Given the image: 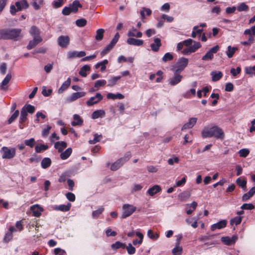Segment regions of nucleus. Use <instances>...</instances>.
<instances>
[{"instance_id": "obj_64", "label": "nucleus", "mask_w": 255, "mask_h": 255, "mask_svg": "<svg viewBox=\"0 0 255 255\" xmlns=\"http://www.w3.org/2000/svg\"><path fill=\"white\" fill-rule=\"evenodd\" d=\"M241 71V68L240 67H238L236 69L232 68L231 69V73L234 77L236 76L238 74L240 73Z\"/></svg>"}, {"instance_id": "obj_6", "label": "nucleus", "mask_w": 255, "mask_h": 255, "mask_svg": "<svg viewBox=\"0 0 255 255\" xmlns=\"http://www.w3.org/2000/svg\"><path fill=\"white\" fill-rule=\"evenodd\" d=\"M194 44L192 45L184 48L181 51V53L183 55H190L192 53H194L197 51V49L201 47V44L200 42L197 41H193Z\"/></svg>"}, {"instance_id": "obj_45", "label": "nucleus", "mask_w": 255, "mask_h": 255, "mask_svg": "<svg viewBox=\"0 0 255 255\" xmlns=\"http://www.w3.org/2000/svg\"><path fill=\"white\" fill-rule=\"evenodd\" d=\"M29 32L30 34L33 36L34 37H40L39 31L37 27L35 26H32L31 27Z\"/></svg>"}, {"instance_id": "obj_40", "label": "nucleus", "mask_w": 255, "mask_h": 255, "mask_svg": "<svg viewBox=\"0 0 255 255\" xmlns=\"http://www.w3.org/2000/svg\"><path fill=\"white\" fill-rule=\"evenodd\" d=\"M72 151L71 148H67L64 152H62L60 154V157L62 159H66L69 157Z\"/></svg>"}, {"instance_id": "obj_24", "label": "nucleus", "mask_w": 255, "mask_h": 255, "mask_svg": "<svg viewBox=\"0 0 255 255\" xmlns=\"http://www.w3.org/2000/svg\"><path fill=\"white\" fill-rule=\"evenodd\" d=\"M66 147L67 143L65 141H58L54 144V147L58 149L59 152H62Z\"/></svg>"}, {"instance_id": "obj_21", "label": "nucleus", "mask_w": 255, "mask_h": 255, "mask_svg": "<svg viewBox=\"0 0 255 255\" xmlns=\"http://www.w3.org/2000/svg\"><path fill=\"white\" fill-rule=\"evenodd\" d=\"M127 43L129 45L141 46L143 44L142 40L137 39L134 38H129L127 39Z\"/></svg>"}, {"instance_id": "obj_50", "label": "nucleus", "mask_w": 255, "mask_h": 255, "mask_svg": "<svg viewBox=\"0 0 255 255\" xmlns=\"http://www.w3.org/2000/svg\"><path fill=\"white\" fill-rule=\"evenodd\" d=\"M237 183L240 187L244 188L246 187L247 181L241 178H238L237 179Z\"/></svg>"}, {"instance_id": "obj_31", "label": "nucleus", "mask_w": 255, "mask_h": 255, "mask_svg": "<svg viewBox=\"0 0 255 255\" xmlns=\"http://www.w3.org/2000/svg\"><path fill=\"white\" fill-rule=\"evenodd\" d=\"M135 234L139 238V240H137V239L134 240L132 241V244L134 246H136L137 245H140L142 243L143 235L142 234L138 232H136L135 233Z\"/></svg>"}, {"instance_id": "obj_9", "label": "nucleus", "mask_w": 255, "mask_h": 255, "mask_svg": "<svg viewBox=\"0 0 255 255\" xmlns=\"http://www.w3.org/2000/svg\"><path fill=\"white\" fill-rule=\"evenodd\" d=\"M58 45L62 48H66L70 43V38L68 35H62L57 39Z\"/></svg>"}, {"instance_id": "obj_58", "label": "nucleus", "mask_w": 255, "mask_h": 255, "mask_svg": "<svg viewBox=\"0 0 255 255\" xmlns=\"http://www.w3.org/2000/svg\"><path fill=\"white\" fill-rule=\"evenodd\" d=\"M173 58H174V56L173 55H172L170 53H166L164 55L163 57L162 58V60L164 62H166L168 61H170V60H172L173 59Z\"/></svg>"}, {"instance_id": "obj_51", "label": "nucleus", "mask_w": 255, "mask_h": 255, "mask_svg": "<svg viewBox=\"0 0 255 255\" xmlns=\"http://www.w3.org/2000/svg\"><path fill=\"white\" fill-rule=\"evenodd\" d=\"M244 34L246 35L255 36V25L250 29H246L244 31Z\"/></svg>"}, {"instance_id": "obj_29", "label": "nucleus", "mask_w": 255, "mask_h": 255, "mask_svg": "<svg viewBox=\"0 0 255 255\" xmlns=\"http://www.w3.org/2000/svg\"><path fill=\"white\" fill-rule=\"evenodd\" d=\"M236 9L239 12L248 11L249 9V6L245 2H241L238 4Z\"/></svg>"}, {"instance_id": "obj_46", "label": "nucleus", "mask_w": 255, "mask_h": 255, "mask_svg": "<svg viewBox=\"0 0 255 255\" xmlns=\"http://www.w3.org/2000/svg\"><path fill=\"white\" fill-rule=\"evenodd\" d=\"M51 161L49 158H44L41 161V166L43 168H46L51 164Z\"/></svg>"}, {"instance_id": "obj_34", "label": "nucleus", "mask_w": 255, "mask_h": 255, "mask_svg": "<svg viewBox=\"0 0 255 255\" xmlns=\"http://www.w3.org/2000/svg\"><path fill=\"white\" fill-rule=\"evenodd\" d=\"M83 123L82 120L80 118V116L78 115H74V121L72 123V125L73 126H80Z\"/></svg>"}, {"instance_id": "obj_54", "label": "nucleus", "mask_w": 255, "mask_h": 255, "mask_svg": "<svg viewBox=\"0 0 255 255\" xmlns=\"http://www.w3.org/2000/svg\"><path fill=\"white\" fill-rule=\"evenodd\" d=\"M102 136L101 134L98 135V134H94V138L93 140H90L89 141V142L90 144H93L96 143V142L99 141Z\"/></svg>"}, {"instance_id": "obj_47", "label": "nucleus", "mask_w": 255, "mask_h": 255, "mask_svg": "<svg viewBox=\"0 0 255 255\" xmlns=\"http://www.w3.org/2000/svg\"><path fill=\"white\" fill-rule=\"evenodd\" d=\"M48 148V146L47 145L40 144L37 145L35 146V149L37 152L40 153L42 151L45 150L47 149Z\"/></svg>"}, {"instance_id": "obj_1", "label": "nucleus", "mask_w": 255, "mask_h": 255, "mask_svg": "<svg viewBox=\"0 0 255 255\" xmlns=\"http://www.w3.org/2000/svg\"><path fill=\"white\" fill-rule=\"evenodd\" d=\"M203 138L215 137L218 139L224 138V132L222 130L218 127H205L201 132Z\"/></svg>"}, {"instance_id": "obj_60", "label": "nucleus", "mask_w": 255, "mask_h": 255, "mask_svg": "<svg viewBox=\"0 0 255 255\" xmlns=\"http://www.w3.org/2000/svg\"><path fill=\"white\" fill-rule=\"evenodd\" d=\"M24 107H25V112L27 113H29L30 114H32L34 112L35 108L31 105H27Z\"/></svg>"}, {"instance_id": "obj_25", "label": "nucleus", "mask_w": 255, "mask_h": 255, "mask_svg": "<svg viewBox=\"0 0 255 255\" xmlns=\"http://www.w3.org/2000/svg\"><path fill=\"white\" fill-rule=\"evenodd\" d=\"M211 75L212 81L215 82L219 80L222 77L223 74L220 71H214L211 73Z\"/></svg>"}, {"instance_id": "obj_20", "label": "nucleus", "mask_w": 255, "mask_h": 255, "mask_svg": "<svg viewBox=\"0 0 255 255\" xmlns=\"http://www.w3.org/2000/svg\"><path fill=\"white\" fill-rule=\"evenodd\" d=\"M86 55V52L84 51H70L68 53V57L69 58H73L75 57H82Z\"/></svg>"}, {"instance_id": "obj_30", "label": "nucleus", "mask_w": 255, "mask_h": 255, "mask_svg": "<svg viewBox=\"0 0 255 255\" xmlns=\"http://www.w3.org/2000/svg\"><path fill=\"white\" fill-rule=\"evenodd\" d=\"M71 84V79L70 78H68L67 81L64 82L61 87L58 90V93L61 94L66 89H67L68 87Z\"/></svg>"}, {"instance_id": "obj_62", "label": "nucleus", "mask_w": 255, "mask_h": 255, "mask_svg": "<svg viewBox=\"0 0 255 255\" xmlns=\"http://www.w3.org/2000/svg\"><path fill=\"white\" fill-rule=\"evenodd\" d=\"M54 253L56 255H66L65 251L59 248L55 249Z\"/></svg>"}, {"instance_id": "obj_3", "label": "nucleus", "mask_w": 255, "mask_h": 255, "mask_svg": "<svg viewBox=\"0 0 255 255\" xmlns=\"http://www.w3.org/2000/svg\"><path fill=\"white\" fill-rule=\"evenodd\" d=\"M82 5L79 0H74L72 4L69 7H65L62 10V13L64 15H69L71 12L76 13L78 10V7H81Z\"/></svg>"}, {"instance_id": "obj_35", "label": "nucleus", "mask_w": 255, "mask_h": 255, "mask_svg": "<svg viewBox=\"0 0 255 255\" xmlns=\"http://www.w3.org/2000/svg\"><path fill=\"white\" fill-rule=\"evenodd\" d=\"M105 115V112L103 110H97L94 112L92 115L93 119H96L100 117H102Z\"/></svg>"}, {"instance_id": "obj_48", "label": "nucleus", "mask_w": 255, "mask_h": 255, "mask_svg": "<svg viewBox=\"0 0 255 255\" xmlns=\"http://www.w3.org/2000/svg\"><path fill=\"white\" fill-rule=\"evenodd\" d=\"M245 72L247 74L255 76V65L253 67H246L245 68Z\"/></svg>"}, {"instance_id": "obj_5", "label": "nucleus", "mask_w": 255, "mask_h": 255, "mask_svg": "<svg viewBox=\"0 0 255 255\" xmlns=\"http://www.w3.org/2000/svg\"><path fill=\"white\" fill-rule=\"evenodd\" d=\"M0 151L3 159H11L15 156L16 153L15 148H8L5 146L2 147Z\"/></svg>"}, {"instance_id": "obj_16", "label": "nucleus", "mask_w": 255, "mask_h": 255, "mask_svg": "<svg viewBox=\"0 0 255 255\" xmlns=\"http://www.w3.org/2000/svg\"><path fill=\"white\" fill-rule=\"evenodd\" d=\"M86 94V92H84L74 93L67 98V100L69 102H72L80 98L84 97Z\"/></svg>"}, {"instance_id": "obj_39", "label": "nucleus", "mask_w": 255, "mask_h": 255, "mask_svg": "<svg viewBox=\"0 0 255 255\" xmlns=\"http://www.w3.org/2000/svg\"><path fill=\"white\" fill-rule=\"evenodd\" d=\"M203 30V29L199 28L198 26H195L193 28L191 36L193 38L196 37L198 35L201 34Z\"/></svg>"}, {"instance_id": "obj_36", "label": "nucleus", "mask_w": 255, "mask_h": 255, "mask_svg": "<svg viewBox=\"0 0 255 255\" xmlns=\"http://www.w3.org/2000/svg\"><path fill=\"white\" fill-rule=\"evenodd\" d=\"M27 113L25 112V107H23L20 112V117L19 119V123L22 124L25 122L27 119Z\"/></svg>"}, {"instance_id": "obj_15", "label": "nucleus", "mask_w": 255, "mask_h": 255, "mask_svg": "<svg viewBox=\"0 0 255 255\" xmlns=\"http://www.w3.org/2000/svg\"><path fill=\"white\" fill-rule=\"evenodd\" d=\"M227 222L226 220H222L218 222V223L213 224L211 227V230L212 231H215L216 229H221L224 228L227 226Z\"/></svg>"}, {"instance_id": "obj_44", "label": "nucleus", "mask_w": 255, "mask_h": 255, "mask_svg": "<svg viewBox=\"0 0 255 255\" xmlns=\"http://www.w3.org/2000/svg\"><path fill=\"white\" fill-rule=\"evenodd\" d=\"M126 248V244L120 242H116L115 244L111 245V248L114 250H117L120 248L124 249Z\"/></svg>"}, {"instance_id": "obj_53", "label": "nucleus", "mask_w": 255, "mask_h": 255, "mask_svg": "<svg viewBox=\"0 0 255 255\" xmlns=\"http://www.w3.org/2000/svg\"><path fill=\"white\" fill-rule=\"evenodd\" d=\"M87 24V20L84 18H80L76 21V24L78 27H83Z\"/></svg>"}, {"instance_id": "obj_56", "label": "nucleus", "mask_w": 255, "mask_h": 255, "mask_svg": "<svg viewBox=\"0 0 255 255\" xmlns=\"http://www.w3.org/2000/svg\"><path fill=\"white\" fill-rule=\"evenodd\" d=\"M250 151L247 148H243L239 151L240 156L243 157H246L249 154Z\"/></svg>"}, {"instance_id": "obj_12", "label": "nucleus", "mask_w": 255, "mask_h": 255, "mask_svg": "<svg viewBox=\"0 0 255 255\" xmlns=\"http://www.w3.org/2000/svg\"><path fill=\"white\" fill-rule=\"evenodd\" d=\"M197 121V118L192 117L190 118L189 120L183 126L181 129L183 130L184 129L191 128L196 124Z\"/></svg>"}, {"instance_id": "obj_13", "label": "nucleus", "mask_w": 255, "mask_h": 255, "mask_svg": "<svg viewBox=\"0 0 255 255\" xmlns=\"http://www.w3.org/2000/svg\"><path fill=\"white\" fill-rule=\"evenodd\" d=\"M42 40V39L40 37H34L33 39L29 42L27 46V49L30 50L34 48L38 43L41 42Z\"/></svg>"}, {"instance_id": "obj_10", "label": "nucleus", "mask_w": 255, "mask_h": 255, "mask_svg": "<svg viewBox=\"0 0 255 255\" xmlns=\"http://www.w3.org/2000/svg\"><path fill=\"white\" fill-rule=\"evenodd\" d=\"M103 98L102 95L100 93H97L95 97L90 98V99L86 102V104L88 106H92L99 103L103 99Z\"/></svg>"}, {"instance_id": "obj_4", "label": "nucleus", "mask_w": 255, "mask_h": 255, "mask_svg": "<svg viewBox=\"0 0 255 255\" xmlns=\"http://www.w3.org/2000/svg\"><path fill=\"white\" fill-rule=\"evenodd\" d=\"M123 212L121 218H126L132 214L136 210V207L133 205L125 204L122 207Z\"/></svg>"}, {"instance_id": "obj_18", "label": "nucleus", "mask_w": 255, "mask_h": 255, "mask_svg": "<svg viewBox=\"0 0 255 255\" xmlns=\"http://www.w3.org/2000/svg\"><path fill=\"white\" fill-rule=\"evenodd\" d=\"M16 7H17V10L20 11L22 9H25L28 8V4L26 0H21L17 1L15 3Z\"/></svg>"}, {"instance_id": "obj_49", "label": "nucleus", "mask_w": 255, "mask_h": 255, "mask_svg": "<svg viewBox=\"0 0 255 255\" xmlns=\"http://www.w3.org/2000/svg\"><path fill=\"white\" fill-rule=\"evenodd\" d=\"M147 236L151 239L156 240L158 237V234L157 233H154L151 230H149L147 231Z\"/></svg>"}, {"instance_id": "obj_27", "label": "nucleus", "mask_w": 255, "mask_h": 255, "mask_svg": "<svg viewBox=\"0 0 255 255\" xmlns=\"http://www.w3.org/2000/svg\"><path fill=\"white\" fill-rule=\"evenodd\" d=\"M238 50V48L236 47H232L229 45L227 47V50L226 51V54L228 58H230L232 57L236 52V51Z\"/></svg>"}, {"instance_id": "obj_57", "label": "nucleus", "mask_w": 255, "mask_h": 255, "mask_svg": "<svg viewBox=\"0 0 255 255\" xmlns=\"http://www.w3.org/2000/svg\"><path fill=\"white\" fill-rule=\"evenodd\" d=\"M255 208V206L251 203H245L241 206V209L243 210H252Z\"/></svg>"}, {"instance_id": "obj_28", "label": "nucleus", "mask_w": 255, "mask_h": 255, "mask_svg": "<svg viewBox=\"0 0 255 255\" xmlns=\"http://www.w3.org/2000/svg\"><path fill=\"white\" fill-rule=\"evenodd\" d=\"M11 78V75L10 74H8L1 83V85H0L1 89L6 90L7 89V87L6 86L8 84L9 82L10 81Z\"/></svg>"}, {"instance_id": "obj_8", "label": "nucleus", "mask_w": 255, "mask_h": 255, "mask_svg": "<svg viewBox=\"0 0 255 255\" xmlns=\"http://www.w3.org/2000/svg\"><path fill=\"white\" fill-rule=\"evenodd\" d=\"M219 49L220 47L218 45L212 47L202 57V60L204 61L212 60L213 58L214 54L217 52Z\"/></svg>"}, {"instance_id": "obj_23", "label": "nucleus", "mask_w": 255, "mask_h": 255, "mask_svg": "<svg viewBox=\"0 0 255 255\" xmlns=\"http://www.w3.org/2000/svg\"><path fill=\"white\" fill-rule=\"evenodd\" d=\"M192 43L193 40L192 39H188L179 43L177 45V49L178 50H180L183 49L184 46H185L187 47L191 45Z\"/></svg>"}, {"instance_id": "obj_63", "label": "nucleus", "mask_w": 255, "mask_h": 255, "mask_svg": "<svg viewBox=\"0 0 255 255\" xmlns=\"http://www.w3.org/2000/svg\"><path fill=\"white\" fill-rule=\"evenodd\" d=\"M120 78L121 76L114 77L112 78L111 79L109 80V84H108V86L111 87L114 86L116 84L117 81L120 80Z\"/></svg>"}, {"instance_id": "obj_59", "label": "nucleus", "mask_w": 255, "mask_h": 255, "mask_svg": "<svg viewBox=\"0 0 255 255\" xmlns=\"http://www.w3.org/2000/svg\"><path fill=\"white\" fill-rule=\"evenodd\" d=\"M19 115V111L18 110H16L13 115L10 117V118L8 120V123L9 124H11L15 119H16Z\"/></svg>"}, {"instance_id": "obj_22", "label": "nucleus", "mask_w": 255, "mask_h": 255, "mask_svg": "<svg viewBox=\"0 0 255 255\" xmlns=\"http://www.w3.org/2000/svg\"><path fill=\"white\" fill-rule=\"evenodd\" d=\"M71 206V204L69 203L67 205H56L54 207V209L57 211L66 212L70 210Z\"/></svg>"}, {"instance_id": "obj_19", "label": "nucleus", "mask_w": 255, "mask_h": 255, "mask_svg": "<svg viewBox=\"0 0 255 255\" xmlns=\"http://www.w3.org/2000/svg\"><path fill=\"white\" fill-rule=\"evenodd\" d=\"M161 46V40L158 38L154 39V43L150 44V47L154 52H157L159 48Z\"/></svg>"}, {"instance_id": "obj_61", "label": "nucleus", "mask_w": 255, "mask_h": 255, "mask_svg": "<svg viewBox=\"0 0 255 255\" xmlns=\"http://www.w3.org/2000/svg\"><path fill=\"white\" fill-rule=\"evenodd\" d=\"M231 240L232 239H231V238L228 236L222 237L221 239L222 242L227 246H230V245H232V243L231 242Z\"/></svg>"}, {"instance_id": "obj_42", "label": "nucleus", "mask_w": 255, "mask_h": 255, "mask_svg": "<svg viewBox=\"0 0 255 255\" xmlns=\"http://www.w3.org/2000/svg\"><path fill=\"white\" fill-rule=\"evenodd\" d=\"M90 70V67L88 65H84L80 70L79 74L82 77H85L87 76V71Z\"/></svg>"}, {"instance_id": "obj_33", "label": "nucleus", "mask_w": 255, "mask_h": 255, "mask_svg": "<svg viewBox=\"0 0 255 255\" xmlns=\"http://www.w3.org/2000/svg\"><path fill=\"white\" fill-rule=\"evenodd\" d=\"M190 196V193L189 191H185L179 194L178 198L182 201H186Z\"/></svg>"}, {"instance_id": "obj_43", "label": "nucleus", "mask_w": 255, "mask_h": 255, "mask_svg": "<svg viewBox=\"0 0 255 255\" xmlns=\"http://www.w3.org/2000/svg\"><path fill=\"white\" fill-rule=\"evenodd\" d=\"M104 32H105V30L104 29L101 28V29H98L96 31V35L95 36V39L98 41L101 40L103 38Z\"/></svg>"}, {"instance_id": "obj_37", "label": "nucleus", "mask_w": 255, "mask_h": 255, "mask_svg": "<svg viewBox=\"0 0 255 255\" xmlns=\"http://www.w3.org/2000/svg\"><path fill=\"white\" fill-rule=\"evenodd\" d=\"M107 98L115 100L116 99H123L124 98V96L122 94H114L113 93H109L107 94Z\"/></svg>"}, {"instance_id": "obj_41", "label": "nucleus", "mask_w": 255, "mask_h": 255, "mask_svg": "<svg viewBox=\"0 0 255 255\" xmlns=\"http://www.w3.org/2000/svg\"><path fill=\"white\" fill-rule=\"evenodd\" d=\"M186 222L188 224L191 225V226L194 228H196L198 227L197 219L193 218L191 219H187Z\"/></svg>"}, {"instance_id": "obj_17", "label": "nucleus", "mask_w": 255, "mask_h": 255, "mask_svg": "<svg viewBox=\"0 0 255 255\" xmlns=\"http://www.w3.org/2000/svg\"><path fill=\"white\" fill-rule=\"evenodd\" d=\"M161 191V188L159 185H155L152 187L149 188L147 191V193L151 196H153L156 194L160 192Z\"/></svg>"}, {"instance_id": "obj_55", "label": "nucleus", "mask_w": 255, "mask_h": 255, "mask_svg": "<svg viewBox=\"0 0 255 255\" xmlns=\"http://www.w3.org/2000/svg\"><path fill=\"white\" fill-rule=\"evenodd\" d=\"M126 249L129 255H133L135 252V248L133 247L130 243L128 244V245L126 247Z\"/></svg>"}, {"instance_id": "obj_7", "label": "nucleus", "mask_w": 255, "mask_h": 255, "mask_svg": "<svg viewBox=\"0 0 255 255\" xmlns=\"http://www.w3.org/2000/svg\"><path fill=\"white\" fill-rule=\"evenodd\" d=\"M188 59L184 57L179 58L176 61V73L181 72L184 70L188 64Z\"/></svg>"}, {"instance_id": "obj_32", "label": "nucleus", "mask_w": 255, "mask_h": 255, "mask_svg": "<svg viewBox=\"0 0 255 255\" xmlns=\"http://www.w3.org/2000/svg\"><path fill=\"white\" fill-rule=\"evenodd\" d=\"M142 35V32L138 31L136 32V30L135 28H132L131 30H129L128 33V36H132L136 37H141Z\"/></svg>"}, {"instance_id": "obj_38", "label": "nucleus", "mask_w": 255, "mask_h": 255, "mask_svg": "<svg viewBox=\"0 0 255 255\" xmlns=\"http://www.w3.org/2000/svg\"><path fill=\"white\" fill-rule=\"evenodd\" d=\"M242 220V217L241 216H236L231 219L230 222L231 226L234 225H238L241 224Z\"/></svg>"}, {"instance_id": "obj_52", "label": "nucleus", "mask_w": 255, "mask_h": 255, "mask_svg": "<svg viewBox=\"0 0 255 255\" xmlns=\"http://www.w3.org/2000/svg\"><path fill=\"white\" fill-rule=\"evenodd\" d=\"M104 210L103 207H100L98 210L94 211L92 213V217L94 218H97L100 215H101Z\"/></svg>"}, {"instance_id": "obj_11", "label": "nucleus", "mask_w": 255, "mask_h": 255, "mask_svg": "<svg viewBox=\"0 0 255 255\" xmlns=\"http://www.w3.org/2000/svg\"><path fill=\"white\" fill-rule=\"evenodd\" d=\"M30 210L32 212L34 216L38 217L41 215L43 209L38 204H35L30 207Z\"/></svg>"}, {"instance_id": "obj_2", "label": "nucleus", "mask_w": 255, "mask_h": 255, "mask_svg": "<svg viewBox=\"0 0 255 255\" xmlns=\"http://www.w3.org/2000/svg\"><path fill=\"white\" fill-rule=\"evenodd\" d=\"M21 30L18 28L2 29L0 30V39H14L17 40L20 36Z\"/></svg>"}, {"instance_id": "obj_14", "label": "nucleus", "mask_w": 255, "mask_h": 255, "mask_svg": "<svg viewBox=\"0 0 255 255\" xmlns=\"http://www.w3.org/2000/svg\"><path fill=\"white\" fill-rule=\"evenodd\" d=\"M128 159L126 157L121 158L113 163L111 167V169L113 171L119 169Z\"/></svg>"}, {"instance_id": "obj_26", "label": "nucleus", "mask_w": 255, "mask_h": 255, "mask_svg": "<svg viewBox=\"0 0 255 255\" xmlns=\"http://www.w3.org/2000/svg\"><path fill=\"white\" fill-rule=\"evenodd\" d=\"M197 206V203L195 201L192 202L190 205H187L186 208V213L188 215H190L196 209Z\"/></svg>"}]
</instances>
